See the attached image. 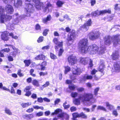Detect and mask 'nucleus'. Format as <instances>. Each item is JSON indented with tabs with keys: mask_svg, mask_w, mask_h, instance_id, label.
<instances>
[{
	"mask_svg": "<svg viewBox=\"0 0 120 120\" xmlns=\"http://www.w3.org/2000/svg\"><path fill=\"white\" fill-rule=\"evenodd\" d=\"M99 87H97L94 90V94L95 95H96L97 94V93L99 91Z\"/></svg>",
	"mask_w": 120,
	"mask_h": 120,
	"instance_id": "obj_50",
	"label": "nucleus"
},
{
	"mask_svg": "<svg viewBox=\"0 0 120 120\" xmlns=\"http://www.w3.org/2000/svg\"><path fill=\"white\" fill-rule=\"evenodd\" d=\"M92 24V22L91 19H89L83 25L80 26V29L83 32H85L88 30L89 26H91Z\"/></svg>",
	"mask_w": 120,
	"mask_h": 120,
	"instance_id": "obj_5",
	"label": "nucleus"
},
{
	"mask_svg": "<svg viewBox=\"0 0 120 120\" xmlns=\"http://www.w3.org/2000/svg\"><path fill=\"white\" fill-rule=\"evenodd\" d=\"M52 6L49 2H48L47 4L46 7H43V11L45 12H47V10L48 8L50 7H52Z\"/></svg>",
	"mask_w": 120,
	"mask_h": 120,
	"instance_id": "obj_22",
	"label": "nucleus"
},
{
	"mask_svg": "<svg viewBox=\"0 0 120 120\" xmlns=\"http://www.w3.org/2000/svg\"><path fill=\"white\" fill-rule=\"evenodd\" d=\"M75 87V86L73 84H70L69 86V88L71 90H74Z\"/></svg>",
	"mask_w": 120,
	"mask_h": 120,
	"instance_id": "obj_35",
	"label": "nucleus"
},
{
	"mask_svg": "<svg viewBox=\"0 0 120 120\" xmlns=\"http://www.w3.org/2000/svg\"><path fill=\"white\" fill-rule=\"evenodd\" d=\"M24 62L25 64V66L26 67L28 66L31 63V61L30 60H25Z\"/></svg>",
	"mask_w": 120,
	"mask_h": 120,
	"instance_id": "obj_33",
	"label": "nucleus"
},
{
	"mask_svg": "<svg viewBox=\"0 0 120 120\" xmlns=\"http://www.w3.org/2000/svg\"><path fill=\"white\" fill-rule=\"evenodd\" d=\"M104 67L105 65L104 64H101L99 67V71L102 72H103Z\"/></svg>",
	"mask_w": 120,
	"mask_h": 120,
	"instance_id": "obj_31",
	"label": "nucleus"
},
{
	"mask_svg": "<svg viewBox=\"0 0 120 120\" xmlns=\"http://www.w3.org/2000/svg\"><path fill=\"white\" fill-rule=\"evenodd\" d=\"M43 112H40L36 113V115L37 116H40L43 115Z\"/></svg>",
	"mask_w": 120,
	"mask_h": 120,
	"instance_id": "obj_43",
	"label": "nucleus"
},
{
	"mask_svg": "<svg viewBox=\"0 0 120 120\" xmlns=\"http://www.w3.org/2000/svg\"><path fill=\"white\" fill-rule=\"evenodd\" d=\"M105 103L106 107L109 110L111 111L114 109V106L113 105L110 104L109 102H105Z\"/></svg>",
	"mask_w": 120,
	"mask_h": 120,
	"instance_id": "obj_16",
	"label": "nucleus"
},
{
	"mask_svg": "<svg viewBox=\"0 0 120 120\" xmlns=\"http://www.w3.org/2000/svg\"><path fill=\"white\" fill-rule=\"evenodd\" d=\"M61 109H57L55 110V111L54 112L52 113V115H54L56 114L61 112Z\"/></svg>",
	"mask_w": 120,
	"mask_h": 120,
	"instance_id": "obj_39",
	"label": "nucleus"
},
{
	"mask_svg": "<svg viewBox=\"0 0 120 120\" xmlns=\"http://www.w3.org/2000/svg\"><path fill=\"white\" fill-rule=\"evenodd\" d=\"M49 84V82H47L44 85L42 86L43 88L47 87L48 86Z\"/></svg>",
	"mask_w": 120,
	"mask_h": 120,
	"instance_id": "obj_54",
	"label": "nucleus"
},
{
	"mask_svg": "<svg viewBox=\"0 0 120 120\" xmlns=\"http://www.w3.org/2000/svg\"><path fill=\"white\" fill-rule=\"evenodd\" d=\"M31 97L33 99H36L37 97V95L36 94H33L32 95Z\"/></svg>",
	"mask_w": 120,
	"mask_h": 120,
	"instance_id": "obj_63",
	"label": "nucleus"
},
{
	"mask_svg": "<svg viewBox=\"0 0 120 120\" xmlns=\"http://www.w3.org/2000/svg\"><path fill=\"white\" fill-rule=\"evenodd\" d=\"M32 83V84L35 86L38 87L39 86V84L38 81L36 79L33 80Z\"/></svg>",
	"mask_w": 120,
	"mask_h": 120,
	"instance_id": "obj_29",
	"label": "nucleus"
},
{
	"mask_svg": "<svg viewBox=\"0 0 120 120\" xmlns=\"http://www.w3.org/2000/svg\"><path fill=\"white\" fill-rule=\"evenodd\" d=\"M15 16H17V18L15 19L13 21V23L14 24H16L18 23L19 22V18L18 17V13H16L15 14Z\"/></svg>",
	"mask_w": 120,
	"mask_h": 120,
	"instance_id": "obj_26",
	"label": "nucleus"
},
{
	"mask_svg": "<svg viewBox=\"0 0 120 120\" xmlns=\"http://www.w3.org/2000/svg\"><path fill=\"white\" fill-rule=\"evenodd\" d=\"M22 4V1L21 0H17L15 1L14 4L15 6L16 7L21 6Z\"/></svg>",
	"mask_w": 120,
	"mask_h": 120,
	"instance_id": "obj_24",
	"label": "nucleus"
},
{
	"mask_svg": "<svg viewBox=\"0 0 120 120\" xmlns=\"http://www.w3.org/2000/svg\"><path fill=\"white\" fill-rule=\"evenodd\" d=\"M112 114L115 116H117L118 115V113L116 110H115L112 111Z\"/></svg>",
	"mask_w": 120,
	"mask_h": 120,
	"instance_id": "obj_42",
	"label": "nucleus"
},
{
	"mask_svg": "<svg viewBox=\"0 0 120 120\" xmlns=\"http://www.w3.org/2000/svg\"><path fill=\"white\" fill-rule=\"evenodd\" d=\"M97 109L98 110H102L105 111H107V110L103 106L100 105L98 106L97 107Z\"/></svg>",
	"mask_w": 120,
	"mask_h": 120,
	"instance_id": "obj_30",
	"label": "nucleus"
},
{
	"mask_svg": "<svg viewBox=\"0 0 120 120\" xmlns=\"http://www.w3.org/2000/svg\"><path fill=\"white\" fill-rule=\"evenodd\" d=\"M89 60V59L87 58H81L80 62L84 64H85L87 63Z\"/></svg>",
	"mask_w": 120,
	"mask_h": 120,
	"instance_id": "obj_18",
	"label": "nucleus"
},
{
	"mask_svg": "<svg viewBox=\"0 0 120 120\" xmlns=\"http://www.w3.org/2000/svg\"><path fill=\"white\" fill-rule=\"evenodd\" d=\"M12 17L10 15H6L5 14H3L1 16L0 19V22L2 23H4L5 20L9 21L11 19Z\"/></svg>",
	"mask_w": 120,
	"mask_h": 120,
	"instance_id": "obj_9",
	"label": "nucleus"
},
{
	"mask_svg": "<svg viewBox=\"0 0 120 120\" xmlns=\"http://www.w3.org/2000/svg\"><path fill=\"white\" fill-rule=\"evenodd\" d=\"M64 4V3L62 1L60 0H58L56 4L58 7H61L62 5Z\"/></svg>",
	"mask_w": 120,
	"mask_h": 120,
	"instance_id": "obj_32",
	"label": "nucleus"
},
{
	"mask_svg": "<svg viewBox=\"0 0 120 120\" xmlns=\"http://www.w3.org/2000/svg\"><path fill=\"white\" fill-rule=\"evenodd\" d=\"M49 30L46 29L45 30L43 31V34L44 36H46L48 34L47 32L49 31Z\"/></svg>",
	"mask_w": 120,
	"mask_h": 120,
	"instance_id": "obj_47",
	"label": "nucleus"
},
{
	"mask_svg": "<svg viewBox=\"0 0 120 120\" xmlns=\"http://www.w3.org/2000/svg\"><path fill=\"white\" fill-rule=\"evenodd\" d=\"M65 74H66L67 72L69 71L70 70V68L68 66L65 67Z\"/></svg>",
	"mask_w": 120,
	"mask_h": 120,
	"instance_id": "obj_38",
	"label": "nucleus"
},
{
	"mask_svg": "<svg viewBox=\"0 0 120 120\" xmlns=\"http://www.w3.org/2000/svg\"><path fill=\"white\" fill-rule=\"evenodd\" d=\"M50 56L51 58L53 59H55L57 58L53 54L51 53L50 54Z\"/></svg>",
	"mask_w": 120,
	"mask_h": 120,
	"instance_id": "obj_51",
	"label": "nucleus"
},
{
	"mask_svg": "<svg viewBox=\"0 0 120 120\" xmlns=\"http://www.w3.org/2000/svg\"><path fill=\"white\" fill-rule=\"evenodd\" d=\"M76 37V34L74 30H72L70 35H68L67 40L68 42H71L72 44L74 41Z\"/></svg>",
	"mask_w": 120,
	"mask_h": 120,
	"instance_id": "obj_7",
	"label": "nucleus"
},
{
	"mask_svg": "<svg viewBox=\"0 0 120 120\" xmlns=\"http://www.w3.org/2000/svg\"><path fill=\"white\" fill-rule=\"evenodd\" d=\"M33 107L34 109H40L42 110H43L44 109L43 107H40L38 106H34Z\"/></svg>",
	"mask_w": 120,
	"mask_h": 120,
	"instance_id": "obj_45",
	"label": "nucleus"
},
{
	"mask_svg": "<svg viewBox=\"0 0 120 120\" xmlns=\"http://www.w3.org/2000/svg\"><path fill=\"white\" fill-rule=\"evenodd\" d=\"M17 74L20 77L23 76V75L21 73V70H19L18 71Z\"/></svg>",
	"mask_w": 120,
	"mask_h": 120,
	"instance_id": "obj_56",
	"label": "nucleus"
},
{
	"mask_svg": "<svg viewBox=\"0 0 120 120\" xmlns=\"http://www.w3.org/2000/svg\"><path fill=\"white\" fill-rule=\"evenodd\" d=\"M98 14L99 15H103L106 13H110L111 12V11L110 9H108V10H105L98 11Z\"/></svg>",
	"mask_w": 120,
	"mask_h": 120,
	"instance_id": "obj_17",
	"label": "nucleus"
},
{
	"mask_svg": "<svg viewBox=\"0 0 120 120\" xmlns=\"http://www.w3.org/2000/svg\"><path fill=\"white\" fill-rule=\"evenodd\" d=\"M5 9L7 13L10 14H12L14 11L12 6L10 5H7L5 7Z\"/></svg>",
	"mask_w": 120,
	"mask_h": 120,
	"instance_id": "obj_13",
	"label": "nucleus"
},
{
	"mask_svg": "<svg viewBox=\"0 0 120 120\" xmlns=\"http://www.w3.org/2000/svg\"><path fill=\"white\" fill-rule=\"evenodd\" d=\"M88 40L84 38L80 40L79 44V51L82 53H86L88 51L91 54L98 53V47L96 45H93L88 47Z\"/></svg>",
	"mask_w": 120,
	"mask_h": 120,
	"instance_id": "obj_1",
	"label": "nucleus"
},
{
	"mask_svg": "<svg viewBox=\"0 0 120 120\" xmlns=\"http://www.w3.org/2000/svg\"><path fill=\"white\" fill-rule=\"evenodd\" d=\"M60 101V99L59 98H56L54 101L55 105L58 104Z\"/></svg>",
	"mask_w": 120,
	"mask_h": 120,
	"instance_id": "obj_53",
	"label": "nucleus"
},
{
	"mask_svg": "<svg viewBox=\"0 0 120 120\" xmlns=\"http://www.w3.org/2000/svg\"><path fill=\"white\" fill-rule=\"evenodd\" d=\"M96 106L97 105H93L92 106L91 109V112H93L94 110L95 109Z\"/></svg>",
	"mask_w": 120,
	"mask_h": 120,
	"instance_id": "obj_64",
	"label": "nucleus"
},
{
	"mask_svg": "<svg viewBox=\"0 0 120 120\" xmlns=\"http://www.w3.org/2000/svg\"><path fill=\"white\" fill-rule=\"evenodd\" d=\"M10 49L9 48L4 49L2 50L1 52H8L10 51Z\"/></svg>",
	"mask_w": 120,
	"mask_h": 120,
	"instance_id": "obj_49",
	"label": "nucleus"
},
{
	"mask_svg": "<svg viewBox=\"0 0 120 120\" xmlns=\"http://www.w3.org/2000/svg\"><path fill=\"white\" fill-rule=\"evenodd\" d=\"M10 35L11 36L12 38L15 39H16L18 38V37L16 36H14L13 34L12 33H10Z\"/></svg>",
	"mask_w": 120,
	"mask_h": 120,
	"instance_id": "obj_52",
	"label": "nucleus"
},
{
	"mask_svg": "<svg viewBox=\"0 0 120 120\" xmlns=\"http://www.w3.org/2000/svg\"><path fill=\"white\" fill-rule=\"evenodd\" d=\"M70 110L71 112L75 111L76 110V108L75 107L73 106L70 108Z\"/></svg>",
	"mask_w": 120,
	"mask_h": 120,
	"instance_id": "obj_57",
	"label": "nucleus"
},
{
	"mask_svg": "<svg viewBox=\"0 0 120 120\" xmlns=\"http://www.w3.org/2000/svg\"><path fill=\"white\" fill-rule=\"evenodd\" d=\"M93 78V77L91 75H89L87 74L85 75L82 78V79L84 81L87 80H90Z\"/></svg>",
	"mask_w": 120,
	"mask_h": 120,
	"instance_id": "obj_21",
	"label": "nucleus"
},
{
	"mask_svg": "<svg viewBox=\"0 0 120 120\" xmlns=\"http://www.w3.org/2000/svg\"><path fill=\"white\" fill-rule=\"evenodd\" d=\"M112 59L114 60L117 59L119 58V53L117 52H116L113 53L112 55Z\"/></svg>",
	"mask_w": 120,
	"mask_h": 120,
	"instance_id": "obj_19",
	"label": "nucleus"
},
{
	"mask_svg": "<svg viewBox=\"0 0 120 120\" xmlns=\"http://www.w3.org/2000/svg\"><path fill=\"white\" fill-rule=\"evenodd\" d=\"M97 71L95 69H93L91 72V74L92 75L95 74L97 72Z\"/></svg>",
	"mask_w": 120,
	"mask_h": 120,
	"instance_id": "obj_61",
	"label": "nucleus"
},
{
	"mask_svg": "<svg viewBox=\"0 0 120 120\" xmlns=\"http://www.w3.org/2000/svg\"><path fill=\"white\" fill-rule=\"evenodd\" d=\"M34 110V109L32 108H29L26 110V112L29 113L31 112H32Z\"/></svg>",
	"mask_w": 120,
	"mask_h": 120,
	"instance_id": "obj_62",
	"label": "nucleus"
},
{
	"mask_svg": "<svg viewBox=\"0 0 120 120\" xmlns=\"http://www.w3.org/2000/svg\"><path fill=\"white\" fill-rule=\"evenodd\" d=\"M44 37H40L37 40V41L38 43H40L42 42L43 40Z\"/></svg>",
	"mask_w": 120,
	"mask_h": 120,
	"instance_id": "obj_46",
	"label": "nucleus"
},
{
	"mask_svg": "<svg viewBox=\"0 0 120 120\" xmlns=\"http://www.w3.org/2000/svg\"><path fill=\"white\" fill-rule=\"evenodd\" d=\"M48 73L47 72H41L39 73V74L40 76H44L45 75H47Z\"/></svg>",
	"mask_w": 120,
	"mask_h": 120,
	"instance_id": "obj_41",
	"label": "nucleus"
},
{
	"mask_svg": "<svg viewBox=\"0 0 120 120\" xmlns=\"http://www.w3.org/2000/svg\"><path fill=\"white\" fill-rule=\"evenodd\" d=\"M98 12H99L98 10L96 11H95L93 12L92 13V15L94 16H96L97 15H99L98 14Z\"/></svg>",
	"mask_w": 120,
	"mask_h": 120,
	"instance_id": "obj_40",
	"label": "nucleus"
},
{
	"mask_svg": "<svg viewBox=\"0 0 120 120\" xmlns=\"http://www.w3.org/2000/svg\"><path fill=\"white\" fill-rule=\"evenodd\" d=\"M120 36L119 34H117L113 36L112 37L109 36H105L104 38L105 44L106 45H109L111 43L112 41L113 45L115 46H116L120 42Z\"/></svg>",
	"mask_w": 120,
	"mask_h": 120,
	"instance_id": "obj_2",
	"label": "nucleus"
},
{
	"mask_svg": "<svg viewBox=\"0 0 120 120\" xmlns=\"http://www.w3.org/2000/svg\"><path fill=\"white\" fill-rule=\"evenodd\" d=\"M26 92V93L25 94V95L26 96L29 97L30 95L31 94V93L30 91H24Z\"/></svg>",
	"mask_w": 120,
	"mask_h": 120,
	"instance_id": "obj_48",
	"label": "nucleus"
},
{
	"mask_svg": "<svg viewBox=\"0 0 120 120\" xmlns=\"http://www.w3.org/2000/svg\"><path fill=\"white\" fill-rule=\"evenodd\" d=\"M63 52V50L61 48L60 49L58 53V56H60L61 55L62 53Z\"/></svg>",
	"mask_w": 120,
	"mask_h": 120,
	"instance_id": "obj_60",
	"label": "nucleus"
},
{
	"mask_svg": "<svg viewBox=\"0 0 120 120\" xmlns=\"http://www.w3.org/2000/svg\"><path fill=\"white\" fill-rule=\"evenodd\" d=\"M5 111L6 113L9 115H12V113L9 109L6 108L5 110Z\"/></svg>",
	"mask_w": 120,
	"mask_h": 120,
	"instance_id": "obj_34",
	"label": "nucleus"
},
{
	"mask_svg": "<svg viewBox=\"0 0 120 120\" xmlns=\"http://www.w3.org/2000/svg\"><path fill=\"white\" fill-rule=\"evenodd\" d=\"M9 35H10V33L7 31H4L2 33L1 35V38L4 41H7L8 39Z\"/></svg>",
	"mask_w": 120,
	"mask_h": 120,
	"instance_id": "obj_14",
	"label": "nucleus"
},
{
	"mask_svg": "<svg viewBox=\"0 0 120 120\" xmlns=\"http://www.w3.org/2000/svg\"><path fill=\"white\" fill-rule=\"evenodd\" d=\"M105 50V48L104 47L101 46L99 49V51H98V54L99 55H101L104 53Z\"/></svg>",
	"mask_w": 120,
	"mask_h": 120,
	"instance_id": "obj_23",
	"label": "nucleus"
},
{
	"mask_svg": "<svg viewBox=\"0 0 120 120\" xmlns=\"http://www.w3.org/2000/svg\"><path fill=\"white\" fill-rule=\"evenodd\" d=\"M63 18L66 19L68 20H71V19L69 18L68 16L67 15H65L63 17Z\"/></svg>",
	"mask_w": 120,
	"mask_h": 120,
	"instance_id": "obj_58",
	"label": "nucleus"
},
{
	"mask_svg": "<svg viewBox=\"0 0 120 120\" xmlns=\"http://www.w3.org/2000/svg\"><path fill=\"white\" fill-rule=\"evenodd\" d=\"M34 4H35V5L36 9L38 10H40L41 8L43 7V4L42 3H40L39 0H33Z\"/></svg>",
	"mask_w": 120,
	"mask_h": 120,
	"instance_id": "obj_12",
	"label": "nucleus"
},
{
	"mask_svg": "<svg viewBox=\"0 0 120 120\" xmlns=\"http://www.w3.org/2000/svg\"><path fill=\"white\" fill-rule=\"evenodd\" d=\"M69 64L71 65H73L77 62V60L75 56H69L68 59Z\"/></svg>",
	"mask_w": 120,
	"mask_h": 120,
	"instance_id": "obj_8",
	"label": "nucleus"
},
{
	"mask_svg": "<svg viewBox=\"0 0 120 120\" xmlns=\"http://www.w3.org/2000/svg\"><path fill=\"white\" fill-rule=\"evenodd\" d=\"M31 102H28L26 103H22L21 104V105L23 108H25L31 105Z\"/></svg>",
	"mask_w": 120,
	"mask_h": 120,
	"instance_id": "obj_28",
	"label": "nucleus"
},
{
	"mask_svg": "<svg viewBox=\"0 0 120 120\" xmlns=\"http://www.w3.org/2000/svg\"><path fill=\"white\" fill-rule=\"evenodd\" d=\"M77 90L78 91L81 92L84 90V89L83 87H79L77 88Z\"/></svg>",
	"mask_w": 120,
	"mask_h": 120,
	"instance_id": "obj_55",
	"label": "nucleus"
},
{
	"mask_svg": "<svg viewBox=\"0 0 120 120\" xmlns=\"http://www.w3.org/2000/svg\"><path fill=\"white\" fill-rule=\"evenodd\" d=\"M81 100L79 98V96L78 98L74 99L73 101L75 105H80V103Z\"/></svg>",
	"mask_w": 120,
	"mask_h": 120,
	"instance_id": "obj_25",
	"label": "nucleus"
},
{
	"mask_svg": "<svg viewBox=\"0 0 120 120\" xmlns=\"http://www.w3.org/2000/svg\"><path fill=\"white\" fill-rule=\"evenodd\" d=\"M45 59V56L43 55H38L35 58V59L36 60H44Z\"/></svg>",
	"mask_w": 120,
	"mask_h": 120,
	"instance_id": "obj_27",
	"label": "nucleus"
},
{
	"mask_svg": "<svg viewBox=\"0 0 120 120\" xmlns=\"http://www.w3.org/2000/svg\"><path fill=\"white\" fill-rule=\"evenodd\" d=\"M118 4H116L114 5V9L115 10H120V7L118 6Z\"/></svg>",
	"mask_w": 120,
	"mask_h": 120,
	"instance_id": "obj_44",
	"label": "nucleus"
},
{
	"mask_svg": "<svg viewBox=\"0 0 120 120\" xmlns=\"http://www.w3.org/2000/svg\"><path fill=\"white\" fill-rule=\"evenodd\" d=\"M99 33L98 32H91L89 34V38L90 40H95L99 37Z\"/></svg>",
	"mask_w": 120,
	"mask_h": 120,
	"instance_id": "obj_6",
	"label": "nucleus"
},
{
	"mask_svg": "<svg viewBox=\"0 0 120 120\" xmlns=\"http://www.w3.org/2000/svg\"><path fill=\"white\" fill-rule=\"evenodd\" d=\"M79 117H81L82 118L86 119L87 118V116L83 112H81L79 114Z\"/></svg>",
	"mask_w": 120,
	"mask_h": 120,
	"instance_id": "obj_36",
	"label": "nucleus"
},
{
	"mask_svg": "<svg viewBox=\"0 0 120 120\" xmlns=\"http://www.w3.org/2000/svg\"><path fill=\"white\" fill-rule=\"evenodd\" d=\"M25 2V9L26 10V15H22L20 16L21 19H23L25 16L30 17V14L34 11L33 5H34L35 7V4H34L33 0L31 2V0H24Z\"/></svg>",
	"mask_w": 120,
	"mask_h": 120,
	"instance_id": "obj_3",
	"label": "nucleus"
},
{
	"mask_svg": "<svg viewBox=\"0 0 120 120\" xmlns=\"http://www.w3.org/2000/svg\"><path fill=\"white\" fill-rule=\"evenodd\" d=\"M4 12V10L2 7L0 6V14H2Z\"/></svg>",
	"mask_w": 120,
	"mask_h": 120,
	"instance_id": "obj_59",
	"label": "nucleus"
},
{
	"mask_svg": "<svg viewBox=\"0 0 120 120\" xmlns=\"http://www.w3.org/2000/svg\"><path fill=\"white\" fill-rule=\"evenodd\" d=\"M72 72L74 75H79L81 72V69L79 68H73L72 69Z\"/></svg>",
	"mask_w": 120,
	"mask_h": 120,
	"instance_id": "obj_15",
	"label": "nucleus"
},
{
	"mask_svg": "<svg viewBox=\"0 0 120 120\" xmlns=\"http://www.w3.org/2000/svg\"><path fill=\"white\" fill-rule=\"evenodd\" d=\"M112 72H118L120 71V62H118L114 63L113 67L111 70Z\"/></svg>",
	"mask_w": 120,
	"mask_h": 120,
	"instance_id": "obj_10",
	"label": "nucleus"
},
{
	"mask_svg": "<svg viewBox=\"0 0 120 120\" xmlns=\"http://www.w3.org/2000/svg\"><path fill=\"white\" fill-rule=\"evenodd\" d=\"M53 41L54 43L56 45L55 46V49L57 50L58 49L59 47H61L63 46V42H60L58 41V40L56 38H54Z\"/></svg>",
	"mask_w": 120,
	"mask_h": 120,
	"instance_id": "obj_11",
	"label": "nucleus"
},
{
	"mask_svg": "<svg viewBox=\"0 0 120 120\" xmlns=\"http://www.w3.org/2000/svg\"><path fill=\"white\" fill-rule=\"evenodd\" d=\"M22 117L23 118L29 120L32 118L34 117V115L32 114H25L23 115Z\"/></svg>",
	"mask_w": 120,
	"mask_h": 120,
	"instance_id": "obj_20",
	"label": "nucleus"
},
{
	"mask_svg": "<svg viewBox=\"0 0 120 120\" xmlns=\"http://www.w3.org/2000/svg\"><path fill=\"white\" fill-rule=\"evenodd\" d=\"M78 94L76 92H73L71 94V95L73 98L76 97L78 96Z\"/></svg>",
	"mask_w": 120,
	"mask_h": 120,
	"instance_id": "obj_37",
	"label": "nucleus"
},
{
	"mask_svg": "<svg viewBox=\"0 0 120 120\" xmlns=\"http://www.w3.org/2000/svg\"><path fill=\"white\" fill-rule=\"evenodd\" d=\"M93 98V94L90 93H85L83 95H81L79 96V98L81 100V101L82 102L84 103H85L86 102L88 101L89 103L87 104V105L88 106H90L92 103L94 102H89Z\"/></svg>",
	"mask_w": 120,
	"mask_h": 120,
	"instance_id": "obj_4",
	"label": "nucleus"
}]
</instances>
